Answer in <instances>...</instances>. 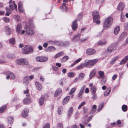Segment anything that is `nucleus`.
Wrapping results in <instances>:
<instances>
[{
    "instance_id": "nucleus-1",
    "label": "nucleus",
    "mask_w": 128,
    "mask_h": 128,
    "mask_svg": "<svg viewBox=\"0 0 128 128\" xmlns=\"http://www.w3.org/2000/svg\"><path fill=\"white\" fill-rule=\"evenodd\" d=\"M113 19L111 17H109L106 18L103 24V27L104 29H107L112 26L113 22Z\"/></svg>"
},
{
    "instance_id": "nucleus-2",
    "label": "nucleus",
    "mask_w": 128,
    "mask_h": 128,
    "mask_svg": "<svg viewBox=\"0 0 128 128\" xmlns=\"http://www.w3.org/2000/svg\"><path fill=\"white\" fill-rule=\"evenodd\" d=\"M22 53L25 54H28L32 53L34 50L32 47L28 45H25L24 48L22 49Z\"/></svg>"
},
{
    "instance_id": "nucleus-3",
    "label": "nucleus",
    "mask_w": 128,
    "mask_h": 128,
    "mask_svg": "<svg viewBox=\"0 0 128 128\" xmlns=\"http://www.w3.org/2000/svg\"><path fill=\"white\" fill-rule=\"evenodd\" d=\"M93 17V22L97 24H99L100 21L99 20L100 17L98 12L97 11H94L92 13Z\"/></svg>"
},
{
    "instance_id": "nucleus-4",
    "label": "nucleus",
    "mask_w": 128,
    "mask_h": 128,
    "mask_svg": "<svg viewBox=\"0 0 128 128\" xmlns=\"http://www.w3.org/2000/svg\"><path fill=\"white\" fill-rule=\"evenodd\" d=\"M29 91V90L27 89L26 90H24V94H26V97L24 98V102L26 104H28L30 102V95L28 93Z\"/></svg>"
},
{
    "instance_id": "nucleus-5",
    "label": "nucleus",
    "mask_w": 128,
    "mask_h": 128,
    "mask_svg": "<svg viewBox=\"0 0 128 128\" xmlns=\"http://www.w3.org/2000/svg\"><path fill=\"white\" fill-rule=\"evenodd\" d=\"M16 62L18 65H27L28 64V60L25 58L17 59L16 60Z\"/></svg>"
},
{
    "instance_id": "nucleus-6",
    "label": "nucleus",
    "mask_w": 128,
    "mask_h": 128,
    "mask_svg": "<svg viewBox=\"0 0 128 128\" xmlns=\"http://www.w3.org/2000/svg\"><path fill=\"white\" fill-rule=\"evenodd\" d=\"M56 44L60 46H63L64 47H66L70 46V42L68 41L63 42L62 41H57Z\"/></svg>"
},
{
    "instance_id": "nucleus-7",
    "label": "nucleus",
    "mask_w": 128,
    "mask_h": 128,
    "mask_svg": "<svg viewBox=\"0 0 128 128\" xmlns=\"http://www.w3.org/2000/svg\"><path fill=\"white\" fill-rule=\"evenodd\" d=\"M48 58L44 56H38L36 57V60L39 62H44L48 60Z\"/></svg>"
},
{
    "instance_id": "nucleus-8",
    "label": "nucleus",
    "mask_w": 128,
    "mask_h": 128,
    "mask_svg": "<svg viewBox=\"0 0 128 128\" xmlns=\"http://www.w3.org/2000/svg\"><path fill=\"white\" fill-rule=\"evenodd\" d=\"M98 60L94 59L90 60H89L87 62H86L87 64V68H90L95 64L98 62Z\"/></svg>"
},
{
    "instance_id": "nucleus-9",
    "label": "nucleus",
    "mask_w": 128,
    "mask_h": 128,
    "mask_svg": "<svg viewBox=\"0 0 128 128\" xmlns=\"http://www.w3.org/2000/svg\"><path fill=\"white\" fill-rule=\"evenodd\" d=\"M5 74L8 75L6 77L7 80L9 79L10 78L14 80L16 78L15 75L12 72H7Z\"/></svg>"
},
{
    "instance_id": "nucleus-10",
    "label": "nucleus",
    "mask_w": 128,
    "mask_h": 128,
    "mask_svg": "<svg viewBox=\"0 0 128 128\" xmlns=\"http://www.w3.org/2000/svg\"><path fill=\"white\" fill-rule=\"evenodd\" d=\"M116 44H113L110 45L107 48V51L109 52H111L114 51L116 48Z\"/></svg>"
},
{
    "instance_id": "nucleus-11",
    "label": "nucleus",
    "mask_w": 128,
    "mask_h": 128,
    "mask_svg": "<svg viewBox=\"0 0 128 128\" xmlns=\"http://www.w3.org/2000/svg\"><path fill=\"white\" fill-rule=\"evenodd\" d=\"M96 51L95 50L92 48H88L86 51V53L88 55H91L94 54Z\"/></svg>"
},
{
    "instance_id": "nucleus-12",
    "label": "nucleus",
    "mask_w": 128,
    "mask_h": 128,
    "mask_svg": "<svg viewBox=\"0 0 128 128\" xmlns=\"http://www.w3.org/2000/svg\"><path fill=\"white\" fill-rule=\"evenodd\" d=\"M56 50V48L53 46H49L45 50L46 51L49 52H54Z\"/></svg>"
},
{
    "instance_id": "nucleus-13",
    "label": "nucleus",
    "mask_w": 128,
    "mask_h": 128,
    "mask_svg": "<svg viewBox=\"0 0 128 128\" xmlns=\"http://www.w3.org/2000/svg\"><path fill=\"white\" fill-rule=\"evenodd\" d=\"M87 64L86 62H84L77 66L76 67V68L78 70H79L82 69L85 67L87 68L88 66L87 65Z\"/></svg>"
},
{
    "instance_id": "nucleus-14",
    "label": "nucleus",
    "mask_w": 128,
    "mask_h": 128,
    "mask_svg": "<svg viewBox=\"0 0 128 128\" xmlns=\"http://www.w3.org/2000/svg\"><path fill=\"white\" fill-rule=\"evenodd\" d=\"M28 109L25 108L22 112V116L24 118L28 116Z\"/></svg>"
},
{
    "instance_id": "nucleus-15",
    "label": "nucleus",
    "mask_w": 128,
    "mask_h": 128,
    "mask_svg": "<svg viewBox=\"0 0 128 128\" xmlns=\"http://www.w3.org/2000/svg\"><path fill=\"white\" fill-rule=\"evenodd\" d=\"M18 5L19 11L21 12H23L24 11V10L23 8L22 4L21 2H19Z\"/></svg>"
},
{
    "instance_id": "nucleus-16",
    "label": "nucleus",
    "mask_w": 128,
    "mask_h": 128,
    "mask_svg": "<svg viewBox=\"0 0 128 128\" xmlns=\"http://www.w3.org/2000/svg\"><path fill=\"white\" fill-rule=\"evenodd\" d=\"M124 3L122 2H120L118 4V8L120 10H122L124 9Z\"/></svg>"
},
{
    "instance_id": "nucleus-17",
    "label": "nucleus",
    "mask_w": 128,
    "mask_h": 128,
    "mask_svg": "<svg viewBox=\"0 0 128 128\" xmlns=\"http://www.w3.org/2000/svg\"><path fill=\"white\" fill-rule=\"evenodd\" d=\"M77 20H76L72 22V29L75 30L78 27V25L77 24Z\"/></svg>"
},
{
    "instance_id": "nucleus-18",
    "label": "nucleus",
    "mask_w": 128,
    "mask_h": 128,
    "mask_svg": "<svg viewBox=\"0 0 128 128\" xmlns=\"http://www.w3.org/2000/svg\"><path fill=\"white\" fill-rule=\"evenodd\" d=\"M111 90V88L110 87H108L106 89V90L105 91L104 94L105 96H108L110 94Z\"/></svg>"
},
{
    "instance_id": "nucleus-19",
    "label": "nucleus",
    "mask_w": 128,
    "mask_h": 128,
    "mask_svg": "<svg viewBox=\"0 0 128 128\" xmlns=\"http://www.w3.org/2000/svg\"><path fill=\"white\" fill-rule=\"evenodd\" d=\"M80 35L79 34L75 35L72 38V41H76L79 40L80 38Z\"/></svg>"
},
{
    "instance_id": "nucleus-20",
    "label": "nucleus",
    "mask_w": 128,
    "mask_h": 128,
    "mask_svg": "<svg viewBox=\"0 0 128 128\" xmlns=\"http://www.w3.org/2000/svg\"><path fill=\"white\" fill-rule=\"evenodd\" d=\"M35 84L37 89L38 90H40L42 89V86L38 82H35Z\"/></svg>"
},
{
    "instance_id": "nucleus-21",
    "label": "nucleus",
    "mask_w": 128,
    "mask_h": 128,
    "mask_svg": "<svg viewBox=\"0 0 128 128\" xmlns=\"http://www.w3.org/2000/svg\"><path fill=\"white\" fill-rule=\"evenodd\" d=\"M96 72V70H93L90 73V74L89 75L90 78H92L95 75Z\"/></svg>"
},
{
    "instance_id": "nucleus-22",
    "label": "nucleus",
    "mask_w": 128,
    "mask_h": 128,
    "mask_svg": "<svg viewBox=\"0 0 128 128\" xmlns=\"http://www.w3.org/2000/svg\"><path fill=\"white\" fill-rule=\"evenodd\" d=\"M96 90V87L94 86L90 88V91L92 94H95Z\"/></svg>"
},
{
    "instance_id": "nucleus-23",
    "label": "nucleus",
    "mask_w": 128,
    "mask_h": 128,
    "mask_svg": "<svg viewBox=\"0 0 128 128\" xmlns=\"http://www.w3.org/2000/svg\"><path fill=\"white\" fill-rule=\"evenodd\" d=\"M62 92V90L60 88H58L54 94V96L56 97L58 96Z\"/></svg>"
},
{
    "instance_id": "nucleus-24",
    "label": "nucleus",
    "mask_w": 128,
    "mask_h": 128,
    "mask_svg": "<svg viewBox=\"0 0 128 128\" xmlns=\"http://www.w3.org/2000/svg\"><path fill=\"white\" fill-rule=\"evenodd\" d=\"M107 43V42L105 40H99L97 44L98 45H104L106 44Z\"/></svg>"
},
{
    "instance_id": "nucleus-25",
    "label": "nucleus",
    "mask_w": 128,
    "mask_h": 128,
    "mask_svg": "<svg viewBox=\"0 0 128 128\" xmlns=\"http://www.w3.org/2000/svg\"><path fill=\"white\" fill-rule=\"evenodd\" d=\"M70 99L69 96H67L64 99L62 102V104L63 105L66 104L68 101Z\"/></svg>"
},
{
    "instance_id": "nucleus-26",
    "label": "nucleus",
    "mask_w": 128,
    "mask_h": 128,
    "mask_svg": "<svg viewBox=\"0 0 128 128\" xmlns=\"http://www.w3.org/2000/svg\"><path fill=\"white\" fill-rule=\"evenodd\" d=\"M29 80L27 76H25L24 78L23 83L26 85H28L29 83Z\"/></svg>"
},
{
    "instance_id": "nucleus-27",
    "label": "nucleus",
    "mask_w": 128,
    "mask_h": 128,
    "mask_svg": "<svg viewBox=\"0 0 128 128\" xmlns=\"http://www.w3.org/2000/svg\"><path fill=\"white\" fill-rule=\"evenodd\" d=\"M26 32H32L33 31L32 28L27 25H26L24 28Z\"/></svg>"
},
{
    "instance_id": "nucleus-28",
    "label": "nucleus",
    "mask_w": 128,
    "mask_h": 128,
    "mask_svg": "<svg viewBox=\"0 0 128 128\" xmlns=\"http://www.w3.org/2000/svg\"><path fill=\"white\" fill-rule=\"evenodd\" d=\"M74 110L73 108L72 107H71L68 112V118H70V117L72 114Z\"/></svg>"
},
{
    "instance_id": "nucleus-29",
    "label": "nucleus",
    "mask_w": 128,
    "mask_h": 128,
    "mask_svg": "<svg viewBox=\"0 0 128 128\" xmlns=\"http://www.w3.org/2000/svg\"><path fill=\"white\" fill-rule=\"evenodd\" d=\"M119 56H115L113 58L112 60L110 62V64H113L116 61L118 58Z\"/></svg>"
},
{
    "instance_id": "nucleus-30",
    "label": "nucleus",
    "mask_w": 128,
    "mask_h": 128,
    "mask_svg": "<svg viewBox=\"0 0 128 128\" xmlns=\"http://www.w3.org/2000/svg\"><path fill=\"white\" fill-rule=\"evenodd\" d=\"M22 26L21 24H18L16 28V30L17 32H20Z\"/></svg>"
},
{
    "instance_id": "nucleus-31",
    "label": "nucleus",
    "mask_w": 128,
    "mask_h": 128,
    "mask_svg": "<svg viewBox=\"0 0 128 128\" xmlns=\"http://www.w3.org/2000/svg\"><path fill=\"white\" fill-rule=\"evenodd\" d=\"M104 103L103 102L101 103L99 106L97 111L98 112H100L103 108L104 107Z\"/></svg>"
},
{
    "instance_id": "nucleus-32",
    "label": "nucleus",
    "mask_w": 128,
    "mask_h": 128,
    "mask_svg": "<svg viewBox=\"0 0 128 128\" xmlns=\"http://www.w3.org/2000/svg\"><path fill=\"white\" fill-rule=\"evenodd\" d=\"M63 108L62 107L60 106L59 107L58 109V112L59 114H61L63 112Z\"/></svg>"
},
{
    "instance_id": "nucleus-33",
    "label": "nucleus",
    "mask_w": 128,
    "mask_h": 128,
    "mask_svg": "<svg viewBox=\"0 0 128 128\" xmlns=\"http://www.w3.org/2000/svg\"><path fill=\"white\" fill-rule=\"evenodd\" d=\"M84 76L85 74L84 73L81 72L79 74L78 76V78L80 80H83Z\"/></svg>"
},
{
    "instance_id": "nucleus-34",
    "label": "nucleus",
    "mask_w": 128,
    "mask_h": 128,
    "mask_svg": "<svg viewBox=\"0 0 128 128\" xmlns=\"http://www.w3.org/2000/svg\"><path fill=\"white\" fill-rule=\"evenodd\" d=\"M9 43L11 44L14 45L15 44V40L14 38H13L9 40Z\"/></svg>"
},
{
    "instance_id": "nucleus-35",
    "label": "nucleus",
    "mask_w": 128,
    "mask_h": 128,
    "mask_svg": "<svg viewBox=\"0 0 128 128\" xmlns=\"http://www.w3.org/2000/svg\"><path fill=\"white\" fill-rule=\"evenodd\" d=\"M44 100V98L43 97L41 98L39 100L40 104L42 106L43 104Z\"/></svg>"
},
{
    "instance_id": "nucleus-36",
    "label": "nucleus",
    "mask_w": 128,
    "mask_h": 128,
    "mask_svg": "<svg viewBox=\"0 0 128 128\" xmlns=\"http://www.w3.org/2000/svg\"><path fill=\"white\" fill-rule=\"evenodd\" d=\"M6 105H4L0 108V112L2 113L6 110Z\"/></svg>"
},
{
    "instance_id": "nucleus-37",
    "label": "nucleus",
    "mask_w": 128,
    "mask_h": 128,
    "mask_svg": "<svg viewBox=\"0 0 128 128\" xmlns=\"http://www.w3.org/2000/svg\"><path fill=\"white\" fill-rule=\"evenodd\" d=\"M98 73L99 74V76L101 78H102L104 77V73L103 72L99 71L98 72Z\"/></svg>"
},
{
    "instance_id": "nucleus-38",
    "label": "nucleus",
    "mask_w": 128,
    "mask_h": 128,
    "mask_svg": "<svg viewBox=\"0 0 128 128\" xmlns=\"http://www.w3.org/2000/svg\"><path fill=\"white\" fill-rule=\"evenodd\" d=\"M120 30V26H117L115 28L114 30V32H119Z\"/></svg>"
},
{
    "instance_id": "nucleus-39",
    "label": "nucleus",
    "mask_w": 128,
    "mask_h": 128,
    "mask_svg": "<svg viewBox=\"0 0 128 128\" xmlns=\"http://www.w3.org/2000/svg\"><path fill=\"white\" fill-rule=\"evenodd\" d=\"M8 123L10 124H12L14 120L13 118L12 117H10L8 118Z\"/></svg>"
},
{
    "instance_id": "nucleus-40",
    "label": "nucleus",
    "mask_w": 128,
    "mask_h": 128,
    "mask_svg": "<svg viewBox=\"0 0 128 128\" xmlns=\"http://www.w3.org/2000/svg\"><path fill=\"white\" fill-rule=\"evenodd\" d=\"M68 58L69 57L68 56H65L62 58V61L64 62H65L68 60Z\"/></svg>"
},
{
    "instance_id": "nucleus-41",
    "label": "nucleus",
    "mask_w": 128,
    "mask_h": 128,
    "mask_svg": "<svg viewBox=\"0 0 128 128\" xmlns=\"http://www.w3.org/2000/svg\"><path fill=\"white\" fill-rule=\"evenodd\" d=\"M63 53V52H61L57 53L56 55L54 57L55 58H57L59 57L60 56L62 55Z\"/></svg>"
},
{
    "instance_id": "nucleus-42",
    "label": "nucleus",
    "mask_w": 128,
    "mask_h": 128,
    "mask_svg": "<svg viewBox=\"0 0 128 128\" xmlns=\"http://www.w3.org/2000/svg\"><path fill=\"white\" fill-rule=\"evenodd\" d=\"M122 109L124 112L126 111L127 110V106L125 105H123L122 106Z\"/></svg>"
},
{
    "instance_id": "nucleus-43",
    "label": "nucleus",
    "mask_w": 128,
    "mask_h": 128,
    "mask_svg": "<svg viewBox=\"0 0 128 128\" xmlns=\"http://www.w3.org/2000/svg\"><path fill=\"white\" fill-rule=\"evenodd\" d=\"M76 88H72L70 92V95L74 93L76 91Z\"/></svg>"
},
{
    "instance_id": "nucleus-44",
    "label": "nucleus",
    "mask_w": 128,
    "mask_h": 128,
    "mask_svg": "<svg viewBox=\"0 0 128 128\" xmlns=\"http://www.w3.org/2000/svg\"><path fill=\"white\" fill-rule=\"evenodd\" d=\"M5 31L6 32H11V29L8 26H6L5 28Z\"/></svg>"
},
{
    "instance_id": "nucleus-45",
    "label": "nucleus",
    "mask_w": 128,
    "mask_h": 128,
    "mask_svg": "<svg viewBox=\"0 0 128 128\" xmlns=\"http://www.w3.org/2000/svg\"><path fill=\"white\" fill-rule=\"evenodd\" d=\"M3 20L6 22H10V19L7 17H4L2 18Z\"/></svg>"
},
{
    "instance_id": "nucleus-46",
    "label": "nucleus",
    "mask_w": 128,
    "mask_h": 128,
    "mask_svg": "<svg viewBox=\"0 0 128 128\" xmlns=\"http://www.w3.org/2000/svg\"><path fill=\"white\" fill-rule=\"evenodd\" d=\"M104 2V0H96V3L98 4H102Z\"/></svg>"
},
{
    "instance_id": "nucleus-47",
    "label": "nucleus",
    "mask_w": 128,
    "mask_h": 128,
    "mask_svg": "<svg viewBox=\"0 0 128 128\" xmlns=\"http://www.w3.org/2000/svg\"><path fill=\"white\" fill-rule=\"evenodd\" d=\"M14 57V55L12 54H8L7 56V57L8 58H12Z\"/></svg>"
},
{
    "instance_id": "nucleus-48",
    "label": "nucleus",
    "mask_w": 128,
    "mask_h": 128,
    "mask_svg": "<svg viewBox=\"0 0 128 128\" xmlns=\"http://www.w3.org/2000/svg\"><path fill=\"white\" fill-rule=\"evenodd\" d=\"M50 125L49 123H46L43 126L42 128H50Z\"/></svg>"
},
{
    "instance_id": "nucleus-49",
    "label": "nucleus",
    "mask_w": 128,
    "mask_h": 128,
    "mask_svg": "<svg viewBox=\"0 0 128 128\" xmlns=\"http://www.w3.org/2000/svg\"><path fill=\"white\" fill-rule=\"evenodd\" d=\"M127 62H126V60L124 59L122 60L121 62L120 63V65L124 64L126 63Z\"/></svg>"
},
{
    "instance_id": "nucleus-50",
    "label": "nucleus",
    "mask_w": 128,
    "mask_h": 128,
    "mask_svg": "<svg viewBox=\"0 0 128 128\" xmlns=\"http://www.w3.org/2000/svg\"><path fill=\"white\" fill-rule=\"evenodd\" d=\"M63 126L62 124L60 123L58 124L56 126V128H63Z\"/></svg>"
},
{
    "instance_id": "nucleus-51",
    "label": "nucleus",
    "mask_w": 128,
    "mask_h": 128,
    "mask_svg": "<svg viewBox=\"0 0 128 128\" xmlns=\"http://www.w3.org/2000/svg\"><path fill=\"white\" fill-rule=\"evenodd\" d=\"M74 73L72 72H70L68 73V76L70 78L73 77L74 75Z\"/></svg>"
},
{
    "instance_id": "nucleus-52",
    "label": "nucleus",
    "mask_w": 128,
    "mask_h": 128,
    "mask_svg": "<svg viewBox=\"0 0 128 128\" xmlns=\"http://www.w3.org/2000/svg\"><path fill=\"white\" fill-rule=\"evenodd\" d=\"M83 92L80 91L79 93L78 94V96L80 98H82V95Z\"/></svg>"
},
{
    "instance_id": "nucleus-53",
    "label": "nucleus",
    "mask_w": 128,
    "mask_h": 128,
    "mask_svg": "<svg viewBox=\"0 0 128 128\" xmlns=\"http://www.w3.org/2000/svg\"><path fill=\"white\" fill-rule=\"evenodd\" d=\"M85 102L83 101V102L81 104H80L78 107V108L79 109L82 106H83L85 104Z\"/></svg>"
},
{
    "instance_id": "nucleus-54",
    "label": "nucleus",
    "mask_w": 128,
    "mask_h": 128,
    "mask_svg": "<svg viewBox=\"0 0 128 128\" xmlns=\"http://www.w3.org/2000/svg\"><path fill=\"white\" fill-rule=\"evenodd\" d=\"M86 88V86L85 85H84L82 86V87L80 91L83 92L84 90Z\"/></svg>"
},
{
    "instance_id": "nucleus-55",
    "label": "nucleus",
    "mask_w": 128,
    "mask_h": 128,
    "mask_svg": "<svg viewBox=\"0 0 128 128\" xmlns=\"http://www.w3.org/2000/svg\"><path fill=\"white\" fill-rule=\"evenodd\" d=\"M82 14H80L78 15L77 18L79 20H80L82 18Z\"/></svg>"
},
{
    "instance_id": "nucleus-56",
    "label": "nucleus",
    "mask_w": 128,
    "mask_h": 128,
    "mask_svg": "<svg viewBox=\"0 0 128 128\" xmlns=\"http://www.w3.org/2000/svg\"><path fill=\"white\" fill-rule=\"evenodd\" d=\"M96 109L92 108V110H91L90 112V114H92L94 113L96 110Z\"/></svg>"
},
{
    "instance_id": "nucleus-57",
    "label": "nucleus",
    "mask_w": 128,
    "mask_h": 128,
    "mask_svg": "<svg viewBox=\"0 0 128 128\" xmlns=\"http://www.w3.org/2000/svg\"><path fill=\"white\" fill-rule=\"evenodd\" d=\"M68 1L66 0H64L63 1V2L62 4V6H66V3L68 2Z\"/></svg>"
},
{
    "instance_id": "nucleus-58",
    "label": "nucleus",
    "mask_w": 128,
    "mask_h": 128,
    "mask_svg": "<svg viewBox=\"0 0 128 128\" xmlns=\"http://www.w3.org/2000/svg\"><path fill=\"white\" fill-rule=\"evenodd\" d=\"M11 4V5H13L15 7V9L16 10H17V5H16L15 4V2L14 1L13 2V3H12H12H11L10 4V6Z\"/></svg>"
},
{
    "instance_id": "nucleus-59",
    "label": "nucleus",
    "mask_w": 128,
    "mask_h": 128,
    "mask_svg": "<svg viewBox=\"0 0 128 128\" xmlns=\"http://www.w3.org/2000/svg\"><path fill=\"white\" fill-rule=\"evenodd\" d=\"M10 8L12 10H14V8H15L14 6L13 5H11L10 4Z\"/></svg>"
},
{
    "instance_id": "nucleus-60",
    "label": "nucleus",
    "mask_w": 128,
    "mask_h": 128,
    "mask_svg": "<svg viewBox=\"0 0 128 128\" xmlns=\"http://www.w3.org/2000/svg\"><path fill=\"white\" fill-rule=\"evenodd\" d=\"M28 79L32 80L34 78V76L33 75H31L30 76H27Z\"/></svg>"
},
{
    "instance_id": "nucleus-61",
    "label": "nucleus",
    "mask_w": 128,
    "mask_h": 128,
    "mask_svg": "<svg viewBox=\"0 0 128 128\" xmlns=\"http://www.w3.org/2000/svg\"><path fill=\"white\" fill-rule=\"evenodd\" d=\"M92 94L93 95V96H92V99L94 100H96L97 98V95L95 94Z\"/></svg>"
},
{
    "instance_id": "nucleus-62",
    "label": "nucleus",
    "mask_w": 128,
    "mask_h": 128,
    "mask_svg": "<svg viewBox=\"0 0 128 128\" xmlns=\"http://www.w3.org/2000/svg\"><path fill=\"white\" fill-rule=\"evenodd\" d=\"M124 28L126 30L128 29V23H125L124 25Z\"/></svg>"
},
{
    "instance_id": "nucleus-63",
    "label": "nucleus",
    "mask_w": 128,
    "mask_h": 128,
    "mask_svg": "<svg viewBox=\"0 0 128 128\" xmlns=\"http://www.w3.org/2000/svg\"><path fill=\"white\" fill-rule=\"evenodd\" d=\"M82 59V58H79L78 59L75 60V62H76V64H77L79 62H80Z\"/></svg>"
},
{
    "instance_id": "nucleus-64",
    "label": "nucleus",
    "mask_w": 128,
    "mask_h": 128,
    "mask_svg": "<svg viewBox=\"0 0 128 128\" xmlns=\"http://www.w3.org/2000/svg\"><path fill=\"white\" fill-rule=\"evenodd\" d=\"M78 125H74L73 126H72L71 128H78Z\"/></svg>"
}]
</instances>
